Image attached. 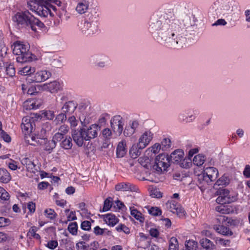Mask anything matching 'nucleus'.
Listing matches in <instances>:
<instances>
[{
	"instance_id": "obj_29",
	"label": "nucleus",
	"mask_w": 250,
	"mask_h": 250,
	"mask_svg": "<svg viewBox=\"0 0 250 250\" xmlns=\"http://www.w3.org/2000/svg\"><path fill=\"white\" fill-rule=\"evenodd\" d=\"M104 220L109 226H115L119 221V219L114 214L108 213L104 215Z\"/></svg>"
},
{
	"instance_id": "obj_59",
	"label": "nucleus",
	"mask_w": 250,
	"mask_h": 250,
	"mask_svg": "<svg viewBox=\"0 0 250 250\" xmlns=\"http://www.w3.org/2000/svg\"><path fill=\"white\" fill-rule=\"evenodd\" d=\"M10 221L9 219L3 217H0V227H4L9 225Z\"/></svg>"
},
{
	"instance_id": "obj_28",
	"label": "nucleus",
	"mask_w": 250,
	"mask_h": 250,
	"mask_svg": "<svg viewBox=\"0 0 250 250\" xmlns=\"http://www.w3.org/2000/svg\"><path fill=\"white\" fill-rule=\"evenodd\" d=\"M11 179V176L7 170L4 168H0V182L8 183Z\"/></svg>"
},
{
	"instance_id": "obj_14",
	"label": "nucleus",
	"mask_w": 250,
	"mask_h": 250,
	"mask_svg": "<svg viewBox=\"0 0 250 250\" xmlns=\"http://www.w3.org/2000/svg\"><path fill=\"white\" fill-rule=\"evenodd\" d=\"M111 126L114 132L120 135L123 130L124 122L120 115L114 116L110 120Z\"/></svg>"
},
{
	"instance_id": "obj_9",
	"label": "nucleus",
	"mask_w": 250,
	"mask_h": 250,
	"mask_svg": "<svg viewBox=\"0 0 250 250\" xmlns=\"http://www.w3.org/2000/svg\"><path fill=\"white\" fill-rule=\"evenodd\" d=\"M89 64L96 68H103L110 65L108 57L102 54H94L88 59Z\"/></svg>"
},
{
	"instance_id": "obj_37",
	"label": "nucleus",
	"mask_w": 250,
	"mask_h": 250,
	"mask_svg": "<svg viewBox=\"0 0 250 250\" xmlns=\"http://www.w3.org/2000/svg\"><path fill=\"white\" fill-rule=\"evenodd\" d=\"M205 156L202 154H199L194 156L193 163L195 165L200 167L205 163Z\"/></svg>"
},
{
	"instance_id": "obj_63",
	"label": "nucleus",
	"mask_w": 250,
	"mask_h": 250,
	"mask_svg": "<svg viewBox=\"0 0 250 250\" xmlns=\"http://www.w3.org/2000/svg\"><path fill=\"white\" fill-rule=\"evenodd\" d=\"M159 233V231L157 229L151 228L149 230V234L152 237L157 238Z\"/></svg>"
},
{
	"instance_id": "obj_6",
	"label": "nucleus",
	"mask_w": 250,
	"mask_h": 250,
	"mask_svg": "<svg viewBox=\"0 0 250 250\" xmlns=\"http://www.w3.org/2000/svg\"><path fill=\"white\" fill-rule=\"evenodd\" d=\"M28 44H23L20 41L14 43L13 48V54L18 56L16 58L18 62H30L33 60V55L29 51Z\"/></svg>"
},
{
	"instance_id": "obj_43",
	"label": "nucleus",
	"mask_w": 250,
	"mask_h": 250,
	"mask_svg": "<svg viewBox=\"0 0 250 250\" xmlns=\"http://www.w3.org/2000/svg\"><path fill=\"white\" fill-rule=\"evenodd\" d=\"M185 248L189 250H196L198 248V243L193 240L186 241Z\"/></svg>"
},
{
	"instance_id": "obj_15",
	"label": "nucleus",
	"mask_w": 250,
	"mask_h": 250,
	"mask_svg": "<svg viewBox=\"0 0 250 250\" xmlns=\"http://www.w3.org/2000/svg\"><path fill=\"white\" fill-rule=\"evenodd\" d=\"M165 208L170 212L176 213L179 217L185 216V210L181 206L174 201H168L165 204Z\"/></svg>"
},
{
	"instance_id": "obj_27",
	"label": "nucleus",
	"mask_w": 250,
	"mask_h": 250,
	"mask_svg": "<svg viewBox=\"0 0 250 250\" xmlns=\"http://www.w3.org/2000/svg\"><path fill=\"white\" fill-rule=\"evenodd\" d=\"M214 229L219 233L226 236H231L233 232L230 229L223 225H215L213 227Z\"/></svg>"
},
{
	"instance_id": "obj_11",
	"label": "nucleus",
	"mask_w": 250,
	"mask_h": 250,
	"mask_svg": "<svg viewBox=\"0 0 250 250\" xmlns=\"http://www.w3.org/2000/svg\"><path fill=\"white\" fill-rule=\"evenodd\" d=\"M33 118L31 119L28 117H25L22 118V123L21 124V128L22 132L25 134L26 141L28 143L27 140H31L29 136H34L33 135H30L32 132L34 126L35 125L34 123Z\"/></svg>"
},
{
	"instance_id": "obj_53",
	"label": "nucleus",
	"mask_w": 250,
	"mask_h": 250,
	"mask_svg": "<svg viewBox=\"0 0 250 250\" xmlns=\"http://www.w3.org/2000/svg\"><path fill=\"white\" fill-rule=\"evenodd\" d=\"M68 122L70 124L71 127H75L78 125V121L75 116L72 115L68 118Z\"/></svg>"
},
{
	"instance_id": "obj_4",
	"label": "nucleus",
	"mask_w": 250,
	"mask_h": 250,
	"mask_svg": "<svg viewBox=\"0 0 250 250\" xmlns=\"http://www.w3.org/2000/svg\"><path fill=\"white\" fill-rule=\"evenodd\" d=\"M88 19L81 22L79 29L85 36L92 35L99 32V14L95 10H92L87 15Z\"/></svg>"
},
{
	"instance_id": "obj_24",
	"label": "nucleus",
	"mask_w": 250,
	"mask_h": 250,
	"mask_svg": "<svg viewBox=\"0 0 250 250\" xmlns=\"http://www.w3.org/2000/svg\"><path fill=\"white\" fill-rule=\"evenodd\" d=\"M140 239L138 242V246L140 248L146 249L150 245L151 240L148 236H146L143 233H140Z\"/></svg>"
},
{
	"instance_id": "obj_13",
	"label": "nucleus",
	"mask_w": 250,
	"mask_h": 250,
	"mask_svg": "<svg viewBox=\"0 0 250 250\" xmlns=\"http://www.w3.org/2000/svg\"><path fill=\"white\" fill-rule=\"evenodd\" d=\"M35 88H37L39 90H46L51 93H53L60 90L62 88V86L59 82L56 80H54L43 84H38L35 85Z\"/></svg>"
},
{
	"instance_id": "obj_34",
	"label": "nucleus",
	"mask_w": 250,
	"mask_h": 250,
	"mask_svg": "<svg viewBox=\"0 0 250 250\" xmlns=\"http://www.w3.org/2000/svg\"><path fill=\"white\" fill-rule=\"evenodd\" d=\"M200 243L203 248V250H212L214 247L213 243L206 238L202 239Z\"/></svg>"
},
{
	"instance_id": "obj_8",
	"label": "nucleus",
	"mask_w": 250,
	"mask_h": 250,
	"mask_svg": "<svg viewBox=\"0 0 250 250\" xmlns=\"http://www.w3.org/2000/svg\"><path fill=\"white\" fill-rule=\"evenodd\" d=\"M77 111L76 113L82 125L88 124L91 109L89 104L86 102H81L78 104Z\"/></svg>"
},
{
	"instance_id": "obj_56",
	"label": "nucleus",
	"mask_w": 250,
	"mask_h": 250,
	"mask_svg": "<svg viewBox=\"0 0 250 250\" xmlns=\"http://www.w3.org/2000/svg\"><path fill=\"white\" fill-rule=\"evenodd\" d=\"M179 121L183 123H189L190 121L187 116L186 113H180L178 116Z\"/></svg>"
},
{
	"instance_id": "obj_31",
	"label": "nucleus",
	"mask_w": 250,
	"mask_h": 250,
	"mask_svg": "<svg viewBox=\"0 0 250 250\" xmlns=\"http://www.w3.org/2000/svg\"><path fill=\"white\" fill-rule=\"evenodd\" d=\"M39 107L38 104H36L34 100H29L25 101L23 104V108L26 110L37 109Z\"/></svg>"
},
{
	"instance_id": "obj_46",
	"label": "nucleus",
	"mask_w": 250,
	"mask_h": 250,
	"mask_svg": "<svg viewBox=\"0 0 250 250\" xmlns=\"http://www.w3.org/2000/svg\"><path fill=\"white\" fill-rule=\"evenodd\" d=\"M68 231L72 235H75L77 233L78 225L76 222H72L69 224L68 227Z\"/></svg>"
},
{
	"instance_id": "obj_62",
	"label": "nucleus",
	"mask_w": 250,
	"mask_h": 250,
	"mask_svg": "<svg viewBox=\"0 0 250 250\" xmlns=\"http://www.w3.org/2000/svg\"><path fill=\"white\" fill-rule=\"evenodd\" d=\"M59 96L60 97V100L61 103H62L64 102H67L68 101V93L67 92H63L59 95Z\"/></svg>"
},
{
	"instance_id": "obj_50",
	"label": "nucleus",
	"mask_w": 250,
	"mask_h": 250,
	"mask_svg": "<svg viewBox=\"0 0 250 250\" xmlns=\"http://www.w3.org/2000/svg\"><path fill=\"white\" fill-rule=\"evenodd\" d=\"M68 126L65 125H62L59 128L58 133L64 136L68 133Z\"/></svg>"
},
{
	"instance_id": "obj_40",
	"label": "nucleus",
	"mask_w": 250,
	"mask_h": 250,
	"mask_svg": "<svg viewBox=\"0 0 250 250\" xmlns=\"http://www.w3.org/2000/svg\"><path fill=\"white\" fill-rule=\"evenodd\" d=\"M35 72V68H32L31 66H26L22 68V70L19 71V73L24 76H30Z\"/></svg>"
},
{
	"instance_id": "obj_33",
	"label": "nucleus",
	"mask_w": 250,
	"mask_h": 250,
	"mask_svg": "<svg viewBox=\"0 0 250 250\" xmlns=\"http://www.w3.org/2000/svg\"><path fill=\"white\" fill-rule=\"evenodd\" d=\"M73 144L72 139L70 136H66L60 143V146L65 149H70L72 148Z\"/></svg>"
},
{
	"instance_id": "obj_51",
	"label": "nucleus",
	"mask_w": 250,
	"mask_h": 250,
	"mask_svg": "<svg viewBox=\"0 0 250 250\" xmlns=\"http://www.w3.org/2000/svg\"><path fill=\"white\" fill-rule=\"evenodd\" d=\"M6 74L10 77H13L15 74V68L12 64H10L6 67Z\"/></svg>"
},
{
	"instance_id": "obj_48",
	"label": "nucleus",
	"mask_w": 250,
	"mask_h": 250,
	"mask_svg": "<svg viewBox=\"0 0 250 250\" xmlns=\"http://www.w3.org/2000/svg\"><path fill=\"white\" fill-rule=\"evenodd\" d=\"M115 229L118 232L123 231L125 234H129L130 233L129 229L124 224L119 225Z\"/></svg>"
},
{
	"instance_id": "obj_55",
	"label": "nucleus",
	"mask_w": 250,
	"mask_h": 250,
	"mask_svg": "<svg viewBox=\"0 0 250 250\" xmlns=\"http://www.w3.org/2000/svg\"><path fill=\"white\" fill-rule=\"evenodd\" d=\"M91 223L89 221H84L82 222L81 229L84 230H89L91 229Z\"/></svg>"
},
{
	"instance_id": "obj_25",
	"label": "nucleus",
	"mask_w": 250,
	"mask_h": 250,
	"mask_svg": "<svg viewBox=\"0 0 250 250\" xmlns=\"http://www.w3.org/2000/svg\"><path fill=\"white\" fill-rule=\"evenodd\" d=\"M210 179L214 181L216 180L218 175V171L217 168L214 167H208L203 172Z\"/></svg>"
},
{
	"instance_id": "obj_16",
	"label": "nucleus",
	"mask_w": 250,
	"mask_h": 250,
	"mask_svg": "<svg viewBox=\"0 0 250 250\" xmlns=\"http://www.w3.org/2000/svg\"><path fill=\"white\" fill-rule=\"evenodd\" d=\"M153 137V134L150 131H145L139 137L138 147L141 149L145 148L151 142Z\"/></svg>"
},
{
	"instance_id": "obj_60",
	"label": "nucleus",
	"mask_w": 250,
	"mask_h": 250,
	"mask_svg": "<svg viewBox=\"0 0 250 250\" xmlns=\"http://www.w3.org/2000/svg\"><path fill=\"white\" fill-rule=\"evenodd\" d=\"M64 138V136L57 132L53 136L52 140H54V142L57 143V142H62Z\"/></svg>"
},
{
	"instance_id": "obj_19",
	"label": "nucleus",
	"mask_w": 250,
	"mask_h": 250,
	"mask_svg": "<svg viewBox=\"0 0 250 250\" xmlns=\"http://www.w3.org/2000/svg\"><path fill=\"white\" fill-rule=\"evenodd\" d=\"M78 106V103L74 100H70L64 103L61 109L62 112H64L67 115L72 114Z\"/></svg>"
},
{
	"instance_id": "obj_54",
	"label": "nucleus",
	"mask_w": 250,
	"mask_h": 250,
	"mask_svg": "<svg viewBox=\"0 0 250 250\" xmlns=\"http://www.w3.org/2000/svg\"><path fill=\"white\" fill-rule=\"evenodd\" d=\"M102 134L104 138L106 140H109L112 137V132L109 128H105L103 129Z\"/></svg>"
},
{
	"instance_id": "obj_32",
	"label": "nucleus",
	"mask_w": 250,
	"mask_h": 250,
	"mask_svg": "<svg viewBox=\"0 0 250 250\" xmlns=\"http://www.w3.org/2000/svg\"><path fill=\"white\" fill-rule=\"evenodd\" d=\"M229 182L230 181L229 177L225 175H223L215 182L214 188H216V186H226L229 184Z\"/></svg>"
},
{
	"instance_id": "obj_23",
	"label": "nucleus",
	"mask_w": 250,
	"mask_h": 250,
	"mask_svg": "<svg viewBox=\"0 0 250 250\" xmlns=\"http://www.w3.org/2000/svg\"><path fill=\"white\" fill-rule=\"evenodd\" d=\"M22 165L25 166L28 171L35 173L37 171L36 165L28 158H23L21 160Z\"/></svg>"
},
{
	"instance_id": "obj_17",
	"label": "nucleus",
	"mask_w": 250,
	"mask_h": 250,
	"mask_svg": "<svg viewBox=\"0 0 250 250\" xmlns=\"http://www.w3.org/2000/svg\"><path fill=\"white\" fill-rule=\"evenodd\" d=\"M140 122L136 120L130 121L125 127L123 131L124 135L125 137H130L139 129Z\"/></svg>"
},
{
	"instance_id": "obj_10",
	"label": "nucleus",
	"mask_w": 250,
	"mask_h": 250,
	"mask_svg": "<svg viewBox=\"0 0 250 250\" xmlns=\"http://www.w3.org/2000/svg\"><path fill=\"white\" fill-rule=\"evenodd\" d=\"M218 197L216 202L220 204H229L236 200V197L231 194L229 191L226 188H220L217 191Z\"/></svg>"
},
{
	"instance_id": "obj_35",
	"label": "nucleus",
	"mask_w": 250,
	"mask_h": 250,
	"mask_svg": "<svg viewBox=\"0 0 250 250\" xmlns=\"http://www.w3.org/2000/svg\"><path fill=\"white\" fill-rule=\"evenodd\" d=\"M51 77H56V76L52 75V73L48 70H42L38 72L35 75L34 77L36 78H50Z\"/></svg>"
},
{
	"instance_id": "obj_18",
	"label": "nucleus",
	"mask_w": 250,
	"mask_h": 250,
	"mask_svg": "<svg viewBox=\"0 0 250 250\" xmlns=\"http://www.w3.org/2000/svg\"><path fill=\"white\" fill-rule=\"evenodd\" d=\"M212 182L213 181L210 178L203 172L198 175L197 185L202 191L207 188Z\"/></svg>"
},
{
	"instance_id": "obj_61",
	"label": "nucleus",
	"mask_w": 250,
	"mask_h": 250,
	"mask_svg": "<svg viewBox=\"0 0 250 250\" xmlns=\"http://www.w3.org/2000/svg\"><path fill=\"white\" fill-rule=\"evenodd\" d=\"M150 195L154 198H160L162 196L161 192L157 189H154L151 190Z\"/></svg>"
},
{
	"instance_id": "obj_20",
	"label": "nucleus",
	"mask_w": 250,
	"mask_h": 250,
	"mask_svg": "<svg viewBox=\"0 0 250 250\" xmlns=\"http://www.w3.org/2000/svg\"><path fill=\"white\" fill-rule=\"evenodd\" d=\"M99 247V244L97 241H93L90 244L82 241L76 244L78 250H97Z\"/></svg>"
},
{
	"instance_id": "obj_21",
	"label": "nucleus",
	"mask_w": 250,
	"mask_h": 250,
	"mask_svg": "<svg viewBox=\"0 0 250 250\" xmlns=\"http://www.w3.org/2000/svg\"><path fill=\"white\" fill-rule=\"evenodd\" d=\"M136 189L134 185L128 182L120 183L115 186V189L117 191H135Z\"/></svg>"
},
{
	"instance_id": "obj_49",
	"label": "nucleus",
	"mask_w": 250,
	"mask_h": 250,
	"mask_svg": "<svg viewBox=\"0 0 250 250\" xmlns=\"http://www.w3.org/2000/svg\"><path fill=\"white\" fill-rule=\"evenodd\" d=\"M0 198L1 200L6 201L9 199V193L2 187H0Z\"/></svg>"
},
{
	"instance_id": "obj_47",
	"label": "nucleus",
	"mask_w": 250,
	"mask_h": 250,
	"mask_svg": "<svg viewBox=\"0 0 250 250\" xmlns=\"http://www.w3.org/2000/svg\"><path fill=\"white\" fill-rule=\"evenodd\" d=\"M148 213L153 216H159L162 214L161 210L158 207H151L148 209Z\"/></svg>"
},
{
	"instance_id": "obj_2",
	"label": "nucleus",
	"mask_w": 250,
	"mask_h": 250,
	"mask_svg": "<svg viewBox=\"0 0 250 250\" xmlns=\"http://www.w3.org/2000/svg\"><path fill=\"white\" fill-rule=\"evenodd\" d=\"M13 21L19 28H30L33 31L37 30L36 27L42 28L44 24L36 18L28 11L18 12L12 18Z\"/></svg>"
},
{
	"instance_id": "obj_52",
	"label": "nucleus",
	"mask_w": 250,
	"mask_h": 250,
	"mask_svg": "<svg viewBox=\"0 0 250 250\" xmlns=\"http://www.w3.org/2000/svg\"><path fill=\"white\" fill-rule=\"evenodd\" d=\"M162 149H167L171 146L170 140L168 138H164L161 142Z\"/></svg>"
},
{
	"instance_id": "obj_5",
	"label": "nucleus",
	"mask_w": 250,
	"mask_h": 250,
	"mask_svg": "<svg viewBox=\"0 0 250 250\" xmlns=\"http://www.w3.org/2000/svg\"><path fill=\"white\" fill-rule=\"evenodd\" d=\"M233 10L231 0H216L209 8V12L213 15L226 17Z\"/></svg>"
},
{
	"instance_id": "obj_41",
	"label": "nucleus",
	"mask_w": 250,
	"mask_h": 250,
	"mask_svg": "<svg viewBox=\"0 0 250 250\" xmlns=\"http://www.w3.org/2000/svg\"><path fill=\"white\" fill-rule=\"evenodd\" d=\"M168 250H178V242L176 237H172L169 240Z\"/></svg>"
},
{
	"instance_id": "obj_42",
	"label": "nucleus",
	"mask_w": 250,
	"mask_h": 250,
	"mask_svg": "<svg viewBox=\"0 0 250 250\" xmlns=\"http://www.w3.org/2000/svg\"><path fill=\"white\" fill-rule=\"evenodd\" d=\"M130 209L131 215L136 220H139L141 222H143L144 218L142 217V213L138 211L136 209L130 208Z\"/></svg>"
},
{
	"instance_id": "obj_12",
	"label": "nucleus",
	"mask_w": 250,
	"mask_h": 250,
	"mask_svg": "<svg viewBox=\"0 0 250 250\" xmlns=\"http://www.w3.org/2000/svg\"><path fill=\"white\" fill-rule=\"evenodd\" d=\"M169 163L167 155L165 154H160L155 158L154 168L158 171H161L163 169L165 170L169 166Z\"/></svg>"
},
{
	"instance_id": "obj_7",
	"label": "nucleus",
	"mask_w": 250,
	"mask_h": 250,
	"mask_svg": "<svg viewBox=\"0 0 250 250\" xmlns=\"http://www.w3.org/2000/svg\"><path fill=\"white\" fill-rule=\"evenodd\" d=\"M47 125H45L41 129V134L35 135V136H29L31 140H27L28 143L32 146H37L38 145H44V149L49 153L51 152L53 149L56 146V143L54 140L47 141V139L44 137V135L46 133V129L44 128Z\"/></svg>"
},
{
	"instance_id": "obj_30",
	"label": "nucleus",
	"mask_w": 250,
	"mask_h": 250,
	"mask_svg": "<svg viewBox=\"0 0 250 250\" xmlns=\"http://www.w3.org/2000/svg\"><path fill=\"white\" fill-rule=\"evenodd\" d=\"M89 6V3L86 0H83L82 1L78 3L76 10L81 14L84 13L88 9Z\"/></svg>"
},
{
	"instance_id": "obj_3",
	"label": "nucleus",
	"mask_w": 250,
	"mask_h": 250,
	"mask_svg": "<svg viewBox=\"0 0 250 250\" xmlns=\"http://www.w3.org/2000/svg\"><path fill=\"white\" fill-rule=\"evenodd\" d=\"M83 126L79 130L73 131L71 134L74 142L79 146L83 145L84 141H90L96 138L99 129L96 124L91 125L88 127L86 125Z\"/></svg>"
},
{
	"instance_id": "obj_38",
	"label": "nucleus",
	"mask_w": 250,
	"mask_h": 250,
	"mask_svg": "<svg viewBox=\"0 0 250 250\" xmlns=\"http://www.w3.org/2000/svg\"><path fill=\"white\" fill-rule=\"evenodd\" d=\"M142 149L139 148L137 145H133L129 150V154L131 158L135 159L140 156Z\"/></svg>"
},
{
	"instance_id": "obj_45",
	"label": "nucleus",
	"mask_w": 250,
	"mask_h": 250,
	"mask_svg": "<svg viewBox=\"0 0 250 250\" xmlns=\"http://www.w3.org/2000/svg\"><path fill=\"white\" fill-rule=\"evenodd\" d=\"M112 199L111 197L106 198L104 204L103 211L105 212L109 210L112 206Z\"/></svg>"
},
{
	"instance_id": "obj_58",
	"label": "nucleus",
	"mask_w": 250,
	"mask_h": 250,
	"mask_svg": "<svg viewBox=\"0 0 250 250\" xmlns=\"http://www.w3.org/2000/svg\"><path fill=\"white\" fill-rule=\"evenodd\" d=\"M0 137L2 138L6 142L9 143L11 141L10 136L4 130L1 131V132L0 133Z\"/></svg>"
},
{
	"instance_id": "obj_64",
	"label": "nucleus",
	"mask_w": 250,
	"mask_h": 250,
	"mask_svg": "<svg viewBox=\"0 0 250 250\" xmlns=\"http://www.w3.org/2000/svg\"><path fill=\"white\" fill-rule=\"evenodd\" d=\"M243 174L246 178H250V166L246 165L243 171Z\"/></svg>"
},
{
	"instance_id": "obj_1",
	"label": "nucleus",
	"mask_w": 250,
	"mask_h": 250,
	"mask_svg": "<svg viewBox=\"0 0 250 250\" xmlns=\"http://www.w3.org/2000/svg\"><path fill=\"white\" fill-rule=\"evenodd\" d=\"M148 30L157 42L177 48L187 43L183 24L168 10L158 11L150 17Z\"/></svg>"
},
{
	"instance_id": "obj_36",
	"label": "nucleus",
	"mask_w": 250,
	"mask_h": 250,
	"mask_svg": "<svg viewBox=\"0 0 250 250\" xmlns=\"http://www.w3.org/2000/svg\"><path fill=\"white\" fill-rule=\"evenodd\" d=\"M55 117V114L53 111L51 110L45 111L43 112L42 115H40L38 113L35 114V118L37 119H41L42 117H45L48 120H52Z\"/></svg>"
},
{
	"instance_id": "obj_44",
	"label": "nucleus",
	"mask_w": 250,
	"mask_h": 250,
	"mask_svg": "<svg viewBox=\"0 0 250 250\" xmlns=\"http://www.w3.org/2000/svg\"><path fill=\"white\" fill-rule=\"evenodd\" d=\"M44 213L45 214V216L50 220L55 219L57 216V214L55 212L54 210L51 208L46 209L44 210Z\"/></svg>"
},
{
	"instance_id": "obj_39",
	"label": "nucleus",
	"mask_w": 250,
	"mask_h": 250,
	"mask_svg": "<svg viewBox=\"0 0 250 250\" xmlns=\"http://www.w3.org/2000/svg\"><path fill=\"white\" fill-rule=\"evenodd\" d=\"M67 115V114L66 113H64V112H62L61 113L58 114L56 116L54 122L56 125L63 123L66 120Z\"/></svg>"
},
{
	"instance_id": "obj_22",
	"label": "nucleus",
	"mask_w": 250,
	"mask_h": 250,
	"mask_svg": "<svg viewBox=\"0 0 250 250\" xmlns=\"http://www.w3.org/2000/svg\"><path fill=\"white\" fill-rule=\"evenodd\" d=\"M184 155V152L182 150L177 149L171 153L170 156L168 157L170 162L178 163L183 160Z\"/></svg>"
},
{
	"instance_id": "obj_57",
	"label": "nucleus",
	"mask_w": 250,
	"mask_h": 250,
	"mask_svg": "<svg viewBox=\"0 0 250 250\" xmlns=\"http://www.w3.org/2000/svg\"><path fill=\"white\" fill-rule=\"evenodd\" d=\"M161 148H162L161 145L157 143L155 144L153 146L149 148L150 151L155 154L158 153Z\"/></svg>"
},
{
	"instance_id": "obj_26",
	"label": "nucleus",
	"mask_w": 250,
	"mask_h": 250,
	"mask_svg": "<svg viewBox=\"0 0 250 250\" xmlns=\"http://www.w3.org/2000/svg\"><path fill=\"white\" fill-rule=\"evenodd\" d=\"M126 142L122 141L119 143L116 149V154L118 158H122L126 154L127 150L126 148Z\"/></svg>"
}]
</instances>
